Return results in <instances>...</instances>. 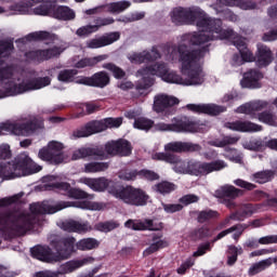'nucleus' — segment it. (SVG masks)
Masks as SVG:
<instances>
[{"label":"nucleus","mask_w":277,"mask_h":277,"mask_svg":"<svg viewBox=\"0 0 277 277\" xmlns=\"http://www.w3.org/2000/svg\"><path fill=\"white\" fill-rule=\"evenodd\" d=\"M31 254L34 259H38V261H43L44 263H51L53 261L49 247H35L31 249Z\"/></svg>","instance_id":"obj_30"},{"label":"nucleus","mask_w":277,"mask_h":277,"mask_svg":"<svg viewBox=\"0 0 277 277\" xmlns=\"http://www.w3.org/2000/svg\"><path fill=\"white\" fill-rule=\"evenodd\" d=\"M137 176H140V172L135 170H123L119 172V179H121V181H135Z\"/></svg>","instance_id":"obj_50"},{"label":"nucleus","mask_w":277,"mask_h":277,"mask_svg":"<svg viewBox=\"0 0 277 277\" xmlns=\"http://www.w3.org/2000/svg\"><path fill=\"white\" fill-rule=\"evenodd\" d=\"M225 157H227V159H229V161H233L234 163H241V155H238L236 149L227 148Z\"/></svg>","instance_id":"obj_60"},{"label":"nucleus","mask_w":277,"mask_h":277,"mask_svg":"<svg viewBox=\"0 0 277 277\" xmlns=\"http://www.w3.org/2000/svg\"><path fill=\"white\" fill-rule=\"evenodd\" d=\"M259 243L262 246H269V243H277V236H266L259 239L258 242H253L251 248H259Z\"/></svg>","instance_id":"obj_54"},{"label":"nucleus","mask_w":277,"mask_h":277,"mask_svg":"<svg viewBox=\"0 0 277 277\" xmlns=\"http://www.w3.org/2000/svg\"><path fill=\"white\" fill-rule=\"evenodd\" d=\"M109 169L108 162H89L84 164V172L87 174H96L97 172H105Z\"/></svg>","instance_id":"obj_35"},{"label":"nucleus","mask_w":277,"mask_h":277,"mask_svg":"<svg viewBox=\"0 0 277 277\" xmlns=\"http://www.w3.org/2000/svg\"><path fill=\"white\" fill-rule=\"evenodd\" d=\"M92 263H94V258L92 256L82 258L80 260H74L63 265V272L64 274H70L75 272V269H79V267H83V265H90Z\"/></svg>","instance_id":"obj_29"},{"label":"nucleus","mask_w":277,"mask_h":277,"mask_svg":"<svg viewBox=\"0 0 277 277\" xmlns=\"http://www.w3.org/2000/svg\"><path fill=\"white\" fill-rule=\"evenodd\" d=\"M179 98L167 94H158L154 97V111L161 114L168 109V107H174L179 105Z\"/></svg>","instance_id":"obj_22"},{"label":"nucleus","mask_w":277,"mask_h":277,"mask_svg":"<svg viewBox=\"0 0 277 277\" xmlns=\"http://www.w3.org/2000/svg\"><path fill=\"white\" fill-rule=\"evenodd\" d=\"M116 198L122 200L126 205H133L134 207H145V205H148V200H150L148 194L141 188L133 186L124 187L122 185H120Z\"/></svg>","instance_id":"obj_8"},{"label":"nucleus","mask_w":277,"mask_h":277,"mask_svg":"<svg viewBox=\"0 0 277 277\" xmlns=\"http://www.w3.org/2000/svg\"><path fill=\"white\" fill-rule=\"evenodd\" d=\"M186 108L195 114H208V116H217L226 111L225 107L215 104H188Z\"/></svg>","instance_id":"obj_21"},{"label":"nucleus","mask_w":277,"mask_h":277,"mask_svg":"<svg viewBox=\"0 0 277 277\" xmlns=\"http://www.w3.org/2000/svg\"><path fill=\"white\" fill-rule=\"evenodd\" d=\"M267 107V102L255 101L243 104L237 108L238 114H246L250 118L256 119L264 124H269L271 127H277V116L274 113L264 111L259 114L261 109Z\"/></svg>","instance_id":"obj_6"},{"label":"nucleus","mask_w":277,"mask_h":277,"mask_svg":"<svg viewBox=\"0 0 277 277\" xmlns=\"http://www.w3.org/2000/svg\"><path fill=\"white\" fill-rule=\"evenodd\" d=\"M36 131V119L26 122L5 121L0 123V135H22L27 137Z\"/></svg>","instance_id":"obj_9"},{"label":"nucleus","mask_w":277,"mask_h":277,"mask_svg":"<svg viewBox=\"0 0 277 277\" xmlns=\"http://www.w3.org/2000/svg\"><path fill=\"white\" fill-rule=\"evenodd\" d=\"M120 226L119 223L115 221H110L107 223H100L97 224V230H101L102 233H109Z\"/></svg>","instance_id":"obj_51"},{"label":"nucleus","mask_w":277,"mask_h":277,"mask_svg":"<svg viewBox=\"0 0 277 277\" xmlns=\"http://www.w3.org/2000/svg\"><path fill=\"white\" fill-rule=\"evenodd\" d=\"M12 67L1 64L0 65V98H6V96H16V94H23V92H29V90H42L47 85H51V78H38L29 83H21L18 80L12 78Z\"/></svg>","instance_id":"obj_4"},{"label":"nucleus","mask_w":277,"mask_h":277,"mask_svg":"<svg viewBox=\"0 0 277 277\" xmlns=\"http://www.w3.org/2000/svg\"><path fill=\"white\" fill-rule=\"evenodd\" d=\"M138 176H141V179H147V181H157L159 179V174L148 170L140 171Z\"/></svg>","instance_id":"obj_61"},{"label":"nucleus","mask_w":277,"mask_h":277,"mask_svg":"<svg viewBox=\"0 0 277 277\" xmlns=\"http://www.w3.org/2000/svg\"><path fill=\"white\" fill-rule=\"evenodd\" d=\"M108 12H111V14H120V12H124V10H128V8H131V2L129 1H120V2H114L107 5Z\"/></svg>","instance_id":"obj_38"},{"label":"nucleus","mask_w":277,"mask_h":277,"mask_svg":"<svg viewBox=\"0 0 277 277\" xmlns=\"http://www.w3.org/2000/svg\"><path fill=\"white\" fill-rule=\"evenodd\" d=\"M10 1L12 0H0V3H10ZM41 1L43 0H23L22 2L10 5L8 12L11 16L25 14H47V12H49V8H36V5H38V3Z\"/></svg>","instance_id":"obj_10"},{"label":"nucleus","mask_w":277,"mask_h":277,"mask_svg":"<svg viewBox=\"0 0 277 277\" xmlns=\"http://www.w3.org/2000/svg\"><path fill=\"white\" fill-rule=\"evenodd\" d=\"M253 179L255 183H267L268 181H272V172L269 171H262L258 172L253 175Z\"/></svg>","instance_id":"obj_52"},{"label":"nucleus","mask_w":277,"mask_h":277,"mask_svg":"<svg viewBox=\"0 0 277 277\" xmlns=\"http://www.w3.org/2000/svg\"><path fill=\"white\" fill-rule=\"evenodd\" d=\"M77 74L78 71L76 69H64L58 74V81H63L65 83L75 81Z\"/></svg>","instance_id":"obj_46"},{"label":"nucleus","mask_w":277,"mask_h":277,"mask_svg":"<svg viewBox=\"0 0 277 277\" xmlns=\"http://www.w3.org/2000/svg\"><path fill=\"white\" fill-rule=\"evenodd\" d=\"M107 156L103 149L92 147H81L74 151L72 159H105Z\"/></svg>","instance_id":"obj_24"},{"label":"nucleus","mask_w":277,"mask_h":277,"mask_svg":"<svg viewBox=\"0 0 277 277\" xmlns=\"http://www.w3.org/2000/svg\"><path fill=\"white\" fill-rule=\"evenodd\" d=\"M41 161L50 163H62L64 161V144L57 141H51L48 145L39 150Z\"/></svg>","instance_id":"obj_14"},{"label":"nucleus","mask_w":277,"mask_h":277,"mask_svg":"<svg viewBox=\"0 0 277 277\" xmlns=\"http://www.w3.org/2000/svg\"><path fill=\"white\" fill-rule=\"evenodd\" d=\"M42 170V166L34 162L27 154H19L14 161L0 166V176L6 181L12 179H21V176H29L37 174Z\"/></svg>","instance_id":"obj_5"},{"label":"nucleus","mask_w":277,"mask_h":277,"mask_svg":"<svg viewBox=\"0 0 277 277\" xmlns=\"http://www.w3.org/2000/svg\"><path fill=\"white\" fill-rule=\"evenodd\" d=\"M12 157V149L10 145L2 143L0 144V161H6Z\"/></svg>","instance_id":"obj_56"},{"label":"nucleus","mask_w":277,"mask_h":277,"mask_svg":"<svg viewBox=\"0 0 277 277\" xmlns=\"http://www.w3.org/2000/svg\"><path fill=\"white\" fill-rule=\"evenodd\" d=\"M169 246L170 242H168V240L161 238H154V242L144 251V254L145 256H148V254H153L154 252H157V250L168 248Z\"/></svg>","instance_id":"obj_36"},{"label":"nucleus","mask_w":277,"mask_h":277,"mask_svg":"<svg viewBox=\"0 0 277 277\" xmlns=\"http://www.w3.org/2000/svg\"><path fill=\"white\" fill-rule=\"evenodd\" d=\"M217 192H219V196L226 197V198H235L236 196H239V189L230 185L222 186Z\"/></svg>","instance_id":"obj_42"},{"label":"nucleus","mask_w":277,"mask_h":277,"mask_svg":"<svg viewBox=\"0 0 277 277\" xmlns=\"http://www.w3.org/2000/svg\"><path fill=\"white\" fill-rule=\"evenodd\" d=\"M151 159L155 161H166L167 163H171V161H174V155L166 154V153H156L153 154Z\"/></svg>","instance_id":"obj_55"},{"label":"nucleus","mask_w":277,"mask_h":277,"mask_svg":"<svg viewBox=\"0 0 277 277\" xmlns=\"http://www.w3.org/2000/svg\"><path fill=\"white\" fill-rule=\"evenodd\" d=\"M198 31L193 32L188 39L196 47H206V42L211 40H232L234 47H236L239 53L234 54L230 60V65L234 68L243 66L246 63L256 62L254 53L248 49L246 39L237 36L233 30L222 29V21L213 19L207 16V13L202 10H198L195 13V22Z\"/></svg>","instance_id":"obj_2"},{"label":"nucleus","mask_w":277,"mask_h":277,"mask_svg":"<svg viewBox=\"0 0 277 277\" xmlns=\"http://www.w3.org/2000/svg\"><path fill=\"white\" fill-rule=\"evenodd\" d=\"M166 153H185L200 150V145L183 142H170L164 145Z\"/></svg>","instance_id":"obj_27"},{"label":"nucleus","mask_w":277,"mask_h":277,"mask_svg":"<svg viewBox=\"0 0 277 277\" xmlns=\"http://www.w3.org/2000/svg\"><path fill=\"white\" fill-rule=\"evenodd\" d=\"M273 263H277V258H269L261 262H258L249 268V274L251 276H254L263 272V269H267V267H269Z\"/></svg>","instance_id":"obj_34"},{"label":"nucleus","mask_w":277,"mask_h":277,"mask_svg":"<svg viewBox=\"0 0 277 277\" xmlns=\"http://www.w3.org/2000/svg\"><path fill=\"white\" fill-rule=\"evenodd\" d=\"M274 62V53L267 45L258 44L255 53V63L259 68H265Z\"/></svg>","instance_id":"obj_23"},{"label":"nucleus","mask_w":277,"mask_h":277,"mask_svg":"<svg viewBox=\"0 0 277 277\" xmlns=\"http://www.w3.org/2000/svg\"><path fill=\"white\" fill-rule=\"evenodd\" d=\"M104 155H106L105 159H107V155H118V141H110L105 145V151H103Z\"/></svg>","instance_id":"obj_53"},{"label":"nucleus","mask_w":277,"mask_h":277,"mask_svg":"<svg viewBox=\"0 0 277 277\" xmlns=\"http://www.w3.org/2000/svg\"><path fill=\"white\" fill-rule=\"evenodd\" d=\"M189 36H186L188 44L197 47V50L189 51V48L185 44H181L179 48L169 49L168 60L173 64L179 62V69L185 77H181L176 71L168 69L166 64L157 63L148 68L140 69L136 72V77L141 79V88H150L153 85V77H159L166 83H175L176 85H202L205 83V71L200 66V60L205 57L207 53V45H196L189 40Z\"/></svg>","instance_id":"obj_1"},{"label":"nucleus","mask_w":277,"mask_h":277,"mask_svg":"<svg viewBox=\"0 0 277 277\" xmlns=\"http://www.w3.org/2000/svg\"><path fill=\"white\" fill-rule=\"evenodd\" d=\"M217 212L213 210L202 211L199 213L198 220L199 222H207V220H211V217H215Z\"/></svg>","instance_id":"obj_63"},{"label":"nucleus","mask_w":277,"mask_h":277,"mask_svg":"<svg viewBox=\"0 0 277 277\" xmlns=\"http://www.w3.org/2000/svg\"><path fill=\"white\" fill-rule=\"evenodd\" d=\"M44 182L49 183L47 184V187H50V189H60L61 192H66L69 198H75L76 200L82 201H60L57 203H53L51 201H43L42 203H32L30 206V211L35 215L44 213H57V211L68 209V207H76V209H84L87 211H105V209H107V203L92 201L94 199L93 195H88L85 192L79 188H70V185L68 183H57L55 181V176L53 175L44 177ZM84 198L87 199L83 200Z\"/></svg>","instance_id":"obj_3"},{"label":"nucleus","mask_w":277,"mask_h":277,"mask_svg":"<svg viewBox=\"0 0 277 277\" xmlns=\"http://www.w3.org/2000/svg\"><path fill=\"white\" fill-rule=\"evenodd\" d=\"M128 60L131 62V64H143V62L159 60V52L155 48H153L150 51L132 52L128 55Z\"/></svg>","instance_id":"obj_25"},{"label":"nucleus","mask_w":277,"mask_h":277,"mask_svg":"<svg viewBox=\"0 0 277 277\" xmlns=\"http://www.w3.org/2000/svg\"><path fill=\"white\" fill-rule=\"evenodd\" d=\"M154 192L158 194H170L176 189V186L170 182H161L153 187Z\"/></svg>","instance_id":"obj_41"},{"label":"nucleus","mask_w":277,"mask_h":277,"mask_svg":"<svg viewBox=\"0 0 277 277\" xmlns=\"http://www.w3.org/2000/svg\"><path fill=\"white\" fill-rule=\"evenodd\" d=\"M64 53V48L57 45H50L37 52H30L28 57L31 60L42 61V60H53V57H58Z\"/></svg>","instance_id":"obj_20"},{"label":"nucleus","mask_w":277,"mask_h":277,"mask_svg":"<svg viewBox=\"0 0 277 277\" xmlns=\"http://www.w3.org/2000/svg\"><path fill=\"white\" fill-rule=\"evenodd\" d=\"M120 40V32H108L100 38H94L87 41L88 49H103V47H109V44H114V42H118Z\"/></svg>","instance_id":"obj_17"},{"label":"nucleus","mask_w":277,"mask_h":277,"mask_svg":"<svg viewBox=\"0 0 277 277\" xmlns=\"http://www.w3.org/2000/svg\"><path fill=\"white\" fill-rule=\"evenodd\" d=\"M243 250L240 247H228V255H227V265H233L234 263H237V256L241 254Z\"/></svg>","instance_id":"obj_45"},{"label":"nucleus","mask_w":277,"mask_h":277,"mask_svg":"<svg viewBox=\"0 0 277 277\" xmlns=\"http://www.w3.org/2000/svg\"><path fill=\"white\" fill-rule=\"evenodd\" d=\"M76 83L93 88H105L109 85V75L105 71H98L91 77L81 76L76 78Z\"/></svg>","instance_id":"obj_16"},{"label":"nucleus","mask_w":277,"mask_h":277,"mask_svg":"<svg viewBox=\"0 0 277 277\" xmlns=\"http://www.w3.org/2000/svg\"><path fill=\"white\" fill-rule=\"evenodd\" d=\"M151 128L153 121L150 119L142 117L134 121V129H138L140 131H148Z\"/></svg>","instance_id":"obj_48"},{"label":"nucleus","mask_w":277,"mask_h":277,"mask_svg":"<svg viewBox=\"0 0 277 277\" xmlns=\"http://www.w3.org/2000/svg\"><path fill=\"white\" fill-rule=\"evenodd\" d=\"M114 23V18L108 17L104 19H98L96 25H87L77 29L76 36L79 38H88V36L92 34H96L101 27H105V25H111Z\"/></svg>","instance_id":"obj_26"},{"label":"nucleus","mask_w":277,"mask_h":277,"mask_svg":"<svg viewBox=\"0 0 277 277\" xmlns=\"http://www.w3.org/2000/svg\"><path fill=\"white\" fill-rule=\"evenodd\" d=\"M173 158H175V160L171 161L170 163L174 166L173 167L174 172H176L177 174H188V161L185 162L179 159V157L175 155H173Z\"/></svg>","instance_id":"obj_39"},{"label":"nucleus","mask_w":277,"mask_h":277,"mask_svg":"<svg viewBox=\"0 0 277 277\" xmlns=\"http://www.w3.org/2000/svg\"><path fill=\"white\" fill-rule=\"evenodd\" d=\"M226 168V162L216 160L213 162H200L198 160L188 161V174L193 176H202V174H211Z\"/></svg>","instance_id":"obj_13"},{"label":"nucleus","mask_w":277,"mask_h":277,"mask_svg":"<svg viewBox=\"0 0 277 277\" xmlns=\"http://www.w3.org/2000/svg\"><path fill=\"white\" fill-rule=\"evenodd\" d=\"M187 18V11L183 8H176L171 12V21L179 25V23H183Z\"/></svg>","instance_id":"obj_43"},{"label":"nucleus","mask_w":277,"mask_h":277,"mask_svg":"<svg viewBox=\"0 0 277 277\" xmlns=\"http://www.w3.org/2000/svg\"><path fill=\"white\" fill-rule=\"evenodd\" d=\"M71 252H75V238L68 237L63 239L61 242V249L58 250L61 259H68Z\"/></svg>","instance_id":"obj_31"},{"label":"nucleus","mask_w":277,"mask_h":277,"mask_svg":"<svg viewBox=\"0 0 277 277\" xmlns=\"http://www.w3.org/2000/svg\"><path fill=\"white\" fill-rule=\"evenodd\" d=\"M162 208L166 213H177V211H183V205L181 203H163Z\"/></svg>","instance_id":"obj_58"},{"label":"nucleus","mask_w":277,"mask_h":277,"mask_svg":"<svg viewBox=\"0 0 277 277\" xmlns=\"http://www.w3.org/2000/svg\"><path fill=\"white\" fill-rule=\"evenodd\" d=\"M124 226L126 228H131L132 230H161V228H163V225L156 220H129L124 223Z\"/></svg>","instance_id":"obj_19"},{"label":"nucleus","mask_w":277,"mask_h":277,"mask_svg":"<svg viewBox=\"0 0 277 277\" xmlns=\"http://www.w3.org/2000/svg\"><path fill=\"white\" fill-rule=\"evenodd\" d=\"M78 250H94V248H98V241L93 238H85L77 242Z\"/></svg>","instance_id":"obj_40"},{"label":"nucleus","mask_w":277,"mask_h":277,"mask_svg":"<svg viewBox=\"0 0 277 277\" xmlns=\"http://www.w3.org/2000/svg\"><path fill=\"white\" fill-rule=\"evenodd\" d=\"M65 230L69 233H88V230H92V227L88 223L69 221L65 223Z\"/></svg>","instance_id":"obj_33"},{"label":"nucleus","mask_w":277,"mask_h":277,"mask_svg":"<svg viewBox=\"0 0 277 277\" xmlns=\"http://www.w3.org/2000/svg\"><path fill=\"white\" fill-rule=\"evenodd\" d=\"M117 144H118L117 155H120L121 157H128V155H131V150H133V148L131 147V143H129V141L119 140L117 141Z\"/></svg>","instance_id":"obj_44"},{"label":"nucleus","mask_w":277,"mask_h":277,"mask_svg":"<svg viewBox=\"0 0 277 277\" xmlns=\"http://www.w3.org/2000/svg\"><path fill=\"white\" fill-rule=\"evenodd\" d=\"M262 40L264 42H274V40H277V26L265 32L262 37Z\"/></svg>","instance_id":"obj_62"},{"label":"nucleus","mask_w":277,"mask_h":277,"mask_svg":"<svg viewBox=\"0 0 277 277\" xmlns=\"http://www.w3.org/2000/svg\"><path fill=\"white\" fill-rule=\"evenodd\" d=\"M107 54H102L95 57L82 58L74 63L75 68H88V66H96L100 62H105Z\"/></svg>","instance_id":"obj_32"},{"label":"nucleus","mask_w":277,"mask_h":277,"mask_svg":"<svg viewBox=\"0 0 277 277\" xmlns=\"http://www.w3.org/2000/svg\"><path fill=\"white\" fill-rule=\"evenodd\" d=\"M79 183L87 185L93 192H105L106 189L108 194H110L115 198H117L118 192L120 189V183L114 182L106 177H97V179L81 177L79 180Z\"/></svg>","instance_id":"obj_11"},{"label":"nucleus","mask_w":277,"mask_h":277,"mask_svg":"<svg viewBox=\"0 0 277 277\" xmlns=\"http://www.w3.org/2000/svg\"><path fill=\"white\" fill-rule=\"evenodd\" d=\"M227 127L228 129H232V131H239L240 133H256L259 131H263L261 126L250 121H235L228 123Z\"/></svg>","instance_id":"obj_28"},{"label":"nucleus","mask_w":277,"mask_h":277,"mask_svg":"<svg viewBox=\"0 0 277 277\" xmlns=\"http://www.w3.org/2000/svg\"><path fill=\"white\" fill-rule=\"evenodd\" d=\"M39 6V10H44V8H48V12L45 14H39V16H47V14H51L54 16V18H58L60 21H72L76 16L75 11L71 10L68 6H57L53 8L49 2L41 1Z\"/></svg>","instance_id":"obj_15"},{"label":"nucleus","mask_w":277,"mask_h":277,"mask_svg":"<svg viewBox=\"0 0 277 277\" xmlns=\"http://www.w3.org/2000/svg\"><path fill=\"white\" fill-rule=\"evenodd\" d=\"M237 142H239L238 137L225 136L222 141H210L209 144L210 146H216L217 148H222L224 146H227V144H237Z\"/></svg>","instance_id":"obj_47"},{"label":"nucleus","mask_w":277,"mask_h":277,"mask_svg":"<svg viewBox=\"0 0 277 277\" xmlns=\"http://www.w3.org/2000/svg\"><path fill=\"white\" fill-rule=\"evenodd\" d=\"M103 68L113 72L115 79H122V77H124V70L111 63L104 64Z\"/></svg>","instance_id":"obj_49"},{"label":"nucleus","mask_w":277,"mask_h":277,"mask_svg":"<svg viewBox=\"0 0 277 277\" xmlns=\"http://www.w3.org/2000/svg\"><path fill=\"white\" fill-rule=\"evenodd\" d=\"M14 45L10 41L0 42V57H8Z\"/></svg>","instance_id":"obj_57"},{"label":"nucleus","mask_w":277,"mask_h":277,"mask_svg":"<svg viewBox=\"0 0 277 277\" xmlns=\"http://www.w3.org/2000/svg\"><path fill=\"white\" fill-rule=\"evenodd\" d=\"M29 38H32V40H55V37L47 31L34 32Z\"/></svg>","instance_id":"obj_59"},{"label":"nucleus","mask_w":277,"mask_h":277,"mask_svg":"<svg viewBox=\"0 0 277 277\" xmlns=\"http://www.w3.org/2000/svg\"><path fill=\"white\" fill-rule=\"evenodd\" d=\"M261 79H263V72L259 69H249L243 74L240 85L250 90H259L261 88Z\"/></svg>","instance_id":"obj_18"},{"label":"nucleus","mask_w":277,"mask_h":277,"mask_svg":"<svg viewBox=\"0 0 277 277\" xmlns=\"http://www.w3.org/2000/svg\"><path fill=\"white\" fill-rule=\"evenodd\" d=\"M157 131H173L174 133H198L200 124L189 119H174L173 123L160 122L156 126Z\"/></svg>","instance_id":"obj_12"},{"label":"nucleus","mask_w":277,"mask_h":277,"mask_svg":"<svg viewBox=\"0 0 277 277\" xmlns=\"http://www.w3.org/2000/svg\"><path fill=\"white\" fill-rule=\"evenodd\" d=\"M122 124V118H106L101 121L88 123L84 128L74 132V137H90L94 133H102L107 129H118Z\"/></svg>","instance_id":"obj_7"},{"label":"nucleus","mask_w":277,"mask_h":277,"mask_svg":"<svg viewBox=\"0 0 277 277\" xmlns=\"http://www.w3.org/2000/svg\"><path fill=\"white\" fill-rule=\"evenodd\" d=\"M199 198L196 195H185L180 199V202L187 207V205H194V202H198Z\"/></svg>","instance_id":"obj_64"},{"label":"nucleus","mask_w":277,"mask_h":277,"mask_svg":"<svg viewBox=\"0 0 277 277\" xmlns=\"http://www.w3.org/2000/svg\"><path fill=\"white\" fill-rule=\"evenodd\" d=\"M241 233H243V227L233 226V227L225 229V230L221 232L220 234H217V236L215 237L213 242L220 241V239H224V237H226L227 235H230V234H233L234 239H239V237H241Z\"/></svg>","instance_id":"obj_37"}]
</instances>
